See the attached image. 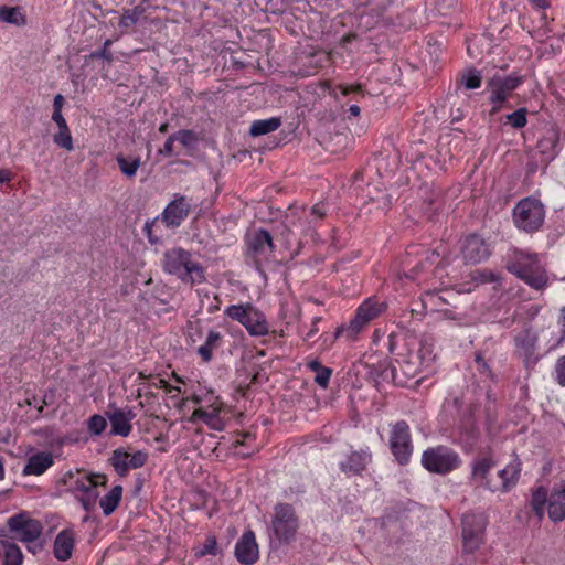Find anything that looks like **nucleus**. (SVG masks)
I'll use <instances>...</instances> for the list:
<instances>
[{
  "mask_svg": "<svg viewBox=\"0 0 565 565\" xmlns=\"http://www.w3.org/2000/svg\"><path fill=\"white\" fill-rule=\"evenodd\" d=\"M434 360V343L429 339H423L419 343H407L404 351L398 353L396 365L380 363V376L383 381L405 386L408 380L430 367Z\"/></svg>",
  "mask_w": 565,
  "mask_h": 565,
  "instance_id": "1",
  "label": "nucleus"
},
{
  "mask_svg": "<svg viewBox=\"0 0 565 565\" xmlns=\"http://www.w3.org/2000/svg\"><path fill=\"white\" fill-rule=\"evenodd\" d=\"M507 268L535 290H543L547 286V274L537 254L513 250Z\"/></svg>",
  "mask_w": 565,
  "mask_h": 565,
  "instance_id": "2",
  "label": "nucleus"
},
{
  "mask_svg": "<svg viewBox=\"0 0 565 565\" xmlns=\"http://www.w3.org/2000/svg\"><path fill=\"white\" fill-rule=\"evenodd\" d=\"M163 269L183 282L199 285L205 281L204 268L183 248H172L164 253Z\"/></svg>",
  "mask_w": 565,
  "mask_h": 565,
  "instance_id": "3",
  "label": "nucleus"
},
{
  "mask_svg": "<svg viewBox=\"0 0 565 565\" xmlns=\"http://www.w3.org/2000/svg\"><path fill=\"white\" fill-rule=\"evenodd\" d=\"M420 462L430 473L445 476L458 469L462 460L454 449L438 445L427 448L422 455Z\"/></svg>",
  "mask_w": 565,
  "mask_h": 565,
  "instance_id": "4",
  "label": "nucleus"
},
{
  "mask_svg": "<svg viewBox=\"0 0 565 565\" xmlns=\"http://www.w3.org/2000/svg\"><path fill=\"white\" fill-rule=\"evenodd\" d=\"M8 526L15 539L28 543V550L36 554L43 545L39 542L43 526L39 520L32 519L26 513H19L8 520Z\"/></svg>",
  "mask_w": 565,
  "mask_h": 565,
  "instance_id": "5",
  "label": "nucleus"
},
{
  "mask_svg": "<svg viewBox=\"0 0 565 565\" xmlns=\"http://www.w3.org/2000/svg\"><path fill=\"white\" fill-rule=\"evenodd\" d=\"M545 209L533 198L522 199L513 209V221L519 230L526 233L537 231L544 223Z\"/></svg>",
  "mask_w": 565,
  "mask_h": 565,
  "instance_id": "6",
  "label": "nucleus"
},
{
  "mask_svg": "<svg viewBox=\"0 0 565 565\" xmlns=\"http://www.w3.org/2000/svg\"><path fill=\"white\" fill-rule=\"evenodd\" d=\"M487 519L481 513H466L462 516V543L466 552L473 553L483 542Z\"/></svg>",
  "mask_w": 565,
  "mask_h": 565,
  "instance_id": "7",
  "label": "nucleus"
},
{
  "mask_svg": "<svg viewBox=\"0 0 565 565\" xmlns=\"http://www.w3.org/2000/svg\"><path fill=\"white\" fill-rule=\"evenodd\" d=\"M275 536L282 542L291 540L298 529V519L294 508L288 503H278L271 522Z\"/></svg>",
  "mask_w": 565,
  "mask_h": 565,
  "instance_id": "8",
  "label": "nucleus"
},
{
  "mask_svg": "<svg viewBox=\"0 0 565 565\" xmlns=\"http://www.w3.org/2000/svg\"><path fill=\"white\" fill-rule=\"evenodd\" d=\"M390 447L399 465H406L413 454L411 429L405 420H399L392 426Z\"/></svg>",
  "mask_w": 565,
  "mask_h": 565,
  "instance_id": "9",
  "label": "nucleus"
},
{
  "mask_svg": "<svg viewBox=\"0 0 565 565\" xmlns=\"http://www.w3.org/2000/svg\"><path fill=\"white\" fill-rule=\"evenodd\" d=\"M521 84V77L519 76H500L494 75L488 82V88L490 89V102L493 104L492 113H498L501 109V105L507 100L510 94Z\"/></svg>",
  "mask_w": 565,
  "mask_h": 565,
  "instance_id": "10",
  "label": "nucleus"
},
{
  "mask_svg": "<svg viewBox=\"0 0 565 565\" xmlns=\"http://www.w3.org/2000/svg\"><path fill=\"white\" fill-rule=\"evenodd\" d=\"M148 452L143 450H138L131 455L119 448L113 451L110 461L115 471L120 477H125L130 469H138L143 467L148 461Z\"/></svg>",
  "mask_w": 565,
  "mask_h": 565,
  "instance_id": "11",
  "label": "nucleus"
},
{
  "mask_svg": "<svg viewBox=\"0 0 565 565\" xmlns=\"http://www.w3.org/2000/svg\"><path fill=\"white\" fill-rule=\"evenodd\" d=\"M384 310V303L373 298L366 299L356 310L355 317L350 321L347 331L350 335L359 333L371 320Z\"/></svg>",
  "mask_w": 565,
  "mask_h": 565,
  "instance_id": "12",
  "label": "nucleus"
},
{
  "mask_svg": "<svg viewBox=\"0 0 565 565\" xmlns=\"http://www.w3.org/2000/svg\"><path fill=\"white\" fill-rule=\"evenodd\" d=\"M191 211L190 200L184 195L177 194L166 206L161 214V221L167 227H179L189 216Z\"/></svg>",
  "mask_w": 565,
  "mask_h": 565,
  "instance_id": "13",
  "label": "nucleus"
},
{
  "mask_svg": "<svg viewBox=\"0 0 565 565\" xmlns=\"http://www.w3.org/2000/svg\"><path fill=\"white\" fill-rule=\"evenodd\" d=\"M516 353L523 359L527 369L534 366L539 360L535 354L537 337L531 328L523 329L514 339Z\"/></svg>",
  "mask_w": 565,
  "mask_h": 565,
  "instance_id": "14",
  "label": "nucleus"
},
{
  "mask_svg": "<svg viewBox=\"0 0 565 565\" xmlns=\"http://www.w3.org/2000/svg\"><path fill=\"white\" fill-rule=\"evenodd\" d=\"M521 462L519 459H513L503 469L498 472L500 481L493 483H486L487 489L491 492H509L514 488L520 479Z\"/></svg>",
  "mask_w": 565,
  "mask_h": 565,
  "instance_id": "15",
  "label": "nucleus"
},
{
  "mask_svg": "<svg viewBox=\"0 0 565 565\" xmlns=\"http://www.w3.org/2000/svg\"><path fill=\"white\" fill-rule=\"evenodd\" d=\"M235 556L244 565H253L258 561L259 550L253 531L244 532L238 539L235 545Z\"/></svg>",
  "mask_w": 565,
  "mask_h": 565,
  "instance_id": "16",
  "label": "nucleus"
},
{
  "mask_svg": "<svg viewBox=\"0 0 565 565\" xmlns=\"http://www.w3.org/2000/svg\"><path fill=\"white\" fill-rule=\"evenodd\" d=\"M135 413L131 408H114L107 412V417L110 422V434L127 437L132 429L131 422L135 418Z\"/></svg>",
  "mask_w": 565,
  "mask_h": 565,
  "instance_id": "17",
  "label": "nucleus"
},
{
  "mask_svg": "<svg viewBox=\"0 0 565 565\" xmlns=\"http://www.w3.org/2000/svg\"><path fill=\"white\" fill-rule=\"evenodd\" d=\"M490 247L480 236L472 234L465 239L462 255L465 260L477 264L490 256Z\"/></svg>",
  "mask_w": 565,
  "mask_h": 565,
  "instance_id": "18",
  "label": "nucleus"
},
{
  "mask_svg": "<svg viewBox=\"0 0 565 565\" xmlns=\"http://www.w3.org/2000/svg\"><path fill=\"white\" fill-rule=\"evenodd\" d=\"M547 513L553 522L565 520V480L552 488L548 495Z\"/></svg>",
  "mask_w": 565,
  "mask_h": 565,
  "instance_id": "19",
  "label": "nucleus"
},
{
  "mask_svg": "<svg viewBox=\"0 0 565 565\" xmlns=\"http://www.w3.org/2000/svg\"><path fill=\"white\" fill-rule=\"evenodd\" d=\"M274 250L270 233L266 230L256 231L248 239V252L255 258H267Z\"/></svg>",
  "mask_w": 565,
  "mask_h": 565,
  "instance_id": "20",
  "label": "nucleus"
},
{
  "mask_svg": "<svg viewBox=\"0 0 565 565\" xmlns=\"http://www.w3.org/2000/svg\"><path fill=\"white\" fill-rule=\"evenodd\" d=\"M495 462L492 457H479L471 462V480L479 487L487 489L486 483H493L494 480L489 478L491 469Z\"/></svg>",
  "mask_w": 565,
  "mask_h": 565,
  "instance_id": "21",
  "label": "nucleus"
},
{
  "mask_svg": "<svg viewBox=\"0 0 565 565\" xmlns=\"http://www.w3.org/2000/svg\"><path fill=\"white\" fill-rule=\"evenodd\" d=\"M220 412L221 406L216 403L210 405L209 408L199 407L192 413L190 422L196 423L198 420H202L211 429L222 430L223 422L220 417Z\"/></svg>",
  "mask_w": 565,
  "mask_h": 565,
  "instance_id": "22",
  "label": "nucleus"
},
{
  "mask_svg": "<svg viewBox=\"0 0 565 565\" xmlns=\"http://www.w3.org/2000/svg\"><path fill=\"white\" fill-rule=\"evenodd\" d=\"M75 543V534L71 529L61 531L54 541L53 552L58 561H67L72 557Z\"/></svg>",
  "mask_w": 565,
  "mask_h": 565,
  "instance_id": "23",
  "label": "nucleus"
},
{
  "mask_svg": "<svg viewBox=\"0 0 565 565\" xmlns=\"http://www.w3.org/2000/svg\"><path fill=\"white\" fill-rule=\"evenodd\" d=\"M243 326L253 337H263L269 332V326L265 315L254 307H252L243 321Z\"/></svg>",
  "mask_w": 565,
  "mask_h": 565,
  "instance_id": "24",
  "label": "nucleus"
},
{
  "mask_svg": "<svg viewBox=\"0 0 565 565\" xmlns=\"http://www.w3.org/2000/svg\"><path fill=\"white\" fill-rule=\"evenodd\" d=\"M149 8L147 2H141L132 9H126L119 17L118 26L121 33H127L131 28L146 19V11Z\"/></svg>",
  "mask_w": 565,
  "mask_h": 565,
  "instance_id": "25",
  "label": "nucleus"
},
{
  "mask_svg": "<svg viewBox=\"0 0 565 565\" xmlns=\"http://www.w3.org/2000/svg\"><path fill=\"white\" fill-rule=\"evenodd\" d=\"M371 461V454L365 450L352 451L345 460L341 461L340 468L345 473L358 475L362 472Z\"/></svg>",
  "mask_w": 565,
  "mask_h": 565,
  "instance_id": "26",
  "label": "nucleus"
},
{
  "mask_svg": "<svg viewBox=\"0 0 565 565\" xmlns=\"http://www.w3.org/2000/svg\"><path fill=\"white\" fill-rule=\"evenodd\" d=\"M53 465V457L49 452H38L31 456L23 468V475L40 476Z\"/></svg>",
  "mask_w": 565,
  "mask_h": 565,
  "instance_id": "27",
  "label": "nucleus"
},
{
  "mask_svg": "<svg viewBox=\"0 0 565 565\" xmlns=\"http://www.w3.org/2000/svg\"><path fill=\"white\" fill-rule=\"evenodd\" d=\"M222 334L218 331L210 330L202 345L198 348V354L204 362H210L213 358V351L220 348Z\"/></svg>",
  "mask_w": 565,
  "mask_h": 565,
  "instance_id": "28",
  "label": "nucleus"
},
{
  "mask_svg": "<svg viewBox=\"0 0 565 565\" xmlns=\"http://www.w3.org/2000/svg\"><path fill=\"white\" fill-rule=\"evenodd\" d=\"M116 161L120 172L128 179L136 177L137 171L141 164V159L139 156H125L122 153L116 156Z\"/></svg>",
  "mask_w": 565,
  "mask_h": 565,
  "instance_id": "29",
  "label": "nucleus"
},
{
  "mask_svg": "<svg viewBox=\"0 0 565 565\" xmlns=\"http://www.w3.org/2000/svg\"><path fill=\"white\" fill-rule=\"evenodd\" d=\"M281 125L279 117L255 120L252 122L249 134L253 137H259L276 131Z\"/></svg>",
  "mask_w": 565,
  "mask_h": 565,
  "instance_id": "30",
  "label": "nucleus"
},
{
  "mask_svg": "<svg viewBox=\"0 0 565 565\" xmlns=\"http://www.w3.org/2000/svg\"><path fill=\"white\" fill-rule=\"evenodd\" d=\"M0 20L17 26H23L26 23V17L21 7H0Z\"/></svg>",
  "mask_w": 565,
  "mask_h": 565,
  "instance_id": "31",
  "label": "nucleus"
},
{
  "mask_svg": "<svg viewBox=\"0 0 565 565\" xmlns=\"http://www.w3.org/2000/svg\"><path fill=\"white\" fill-rule=\"evenodd\" d=\"M93 484H106V477L103 475H96V476H82L74 480L72 484V492L74 493L75 498L78 495V493L85 492L87 489H89Z\"/></svg>",
  "mask_w": 565,
  "mask_h": 565,
  "instance_id": "32",
  "label": "nucleus"
},
{
  "mask_svg": "<svg viewBox=\"0 0 565 565\" xmlns=\"http://www.w3.org/2000/svg\"><path fill=\"white\" fill-rule=\"evenodd\" d=\"M122 495V487L115 486L105 497L99 501V505L105 515H110L118 507Z\"/></svg>",
  "mask_w": 565,
  "mask_h": 565,
  "instance_id": "33",
  "label": "nucleus"
},
{
  "mask_svg": "<svg viewBox=\"0 0 565 565\" xmlns=\"http://www.w3.org/2000/svg\"><path fill=\"white\" fill-rule=\"evenodd\" d=\"M307 367L316 373L315 382L319 386L326 388L329 384L332 370L327 366H323L318 360H310L307 363Z\"/></svg>",
  "mask_w": 565,
  "mask_h": 565,
  "instance_id": "34",
  "label": "nucleus"
},
{
  "mask_svg": "<svg viewBox=\"0 0 565 565\" xmlns=\"http://www.w3.org/2000/svg\"><path fill=\"white\" fill-rule=\"evenodd\" d=\"M546 503L548 504V497L545 489L537 488L533 491L530 504L540 520L544 516Z\"/></svg>",
  "mask_w": 565,
  "mask_h": 565,
  "instance_id": "35",
  "label": "nucleus"
},
{
  "mask_svg": "<svg viewBox=\"0 0 565 565\" xmlns=\"http://www.w3.org/2000/svg\"><path fill=\"white\" fill-rule=\"evenodd\" d=\"M99 484H93L89 489H87L83 493H78L76 497V500L82 504L83 509L87 512H90L94 510L97 499L99 497V491L97 490V487Z\"/></svg>",
  "mask_w": 565,
  "mask_h": 565,
  "instance_id": "36",
  "label": "nucleus"
},
{
  "mask_svg": "<svg viewBox=\"0 0 565 565\" xmlns=\"http://www.w3.org/2000/svg\"><path fill=\"white\" fill-rule=\"evenodd\" d=\"M175 141L179 142V145L188 150L189 152L194 150L196 147V143L199 141V138L196 134L189 129H182L178 132L173 134Z\"/></svg>",
  "mask_w": 565,
  "mask_h": 565,
  "instance_id": "37",
  "label": "nucleus"
},
{
  "mask_svg": "<svg viewBox=\"0 0 565 565\" xmlns=\"http://www.w3.org/2000/svg\"><path fill=\"white\" fill-rule=\"evenodd\" d=\"M53 142L62 149L72 151L74 149L73 138L68 125L58 128V131L53 135Z\"/></svg>",
  "mask_w": 565,
  "mask_h": 565,
  "instance_id": "38",
  "label": "nucleus"
},
{
  "mask_svg": "<svg viewBox=\"0 0 565 565\" xmlns=\"http://www.w3.org/2000/svg\"><path fill=\"white\" fill-rule=\"evenodd\" d=\"M440 257V253L435 249V250H425V257L420 260H418L417 264H415L411 269H409V276L411 278H415L419 271H422L424 269V267L429 264L430 266L435 263V260L437 258Z\"/></svg>",
  "mask_w": 565,
  "mask_h": 565,
  "instance_id": "39",
  "label": "nucleus"
},
{
  "mask_svg": "<svg viewBox=\"0 0 565 565\" xmlns=\"http://www.w3.org/2000/svg\"><path fill=\"white\" fill-rule=\"evenodd\" d=\"M252 305L250 303H246V305H232L230 307H227L224 311V313L235 320V321H238L239 323L243 324V321L245 320L246 316L248 315L249 310L252 309Z\"/></svg>",
  "mask_w": 565,
  "mask_h": 565,
  "instance_id": "40",
  "label": "nucleus"
},
{
  "mask_svg": "<svg viewBox=\"0 0 565 565\" xmlns=\"http://www.w3.org/2000/svg\"><path fill=\"white\" fill-rule=\"evenodd\" d=\"M424 308L428 311H440V306L445 302L436 291H427L422 297Z\"/></svg>",
  "mask_w": 565,
  "mask_h": 565,
  "instance_id": "41",
  "label": "nucleus"
},
{
  "mask_svg": "<svg viewBox=\"0 0 565 565\" xmlns=\"http://www.w3.org/2000/svg\"><path fill=\"white\" fill-rule=\"evenodd\" d=\"M461 84L467 89H476L481 85V74L479 71L471 68L465 72L461 76Z\"/></svg>",
  "mask_w": 565,
  "mask_h": 565,
  "instance_id": "42",
  "label": "nucleus"
},
{
  "mask_svg": "<svg viewBox=\"0 0 565 565\" xmlns=\"http://www.w3.org/2000/svg\"><path fill=\"white\" fill-rule=\"evenodd\" d=\"M23 559L22 552L15 544H9L4 552V565H21Z\"/></svg>",
  "mask_w": 565,
  "mask_h": 565,
  "instance_id": "43",
  "label": "nucleus"
},
{
  "mask_svg": "<svg viewBox=\"0 0 565 565\" xmlns=\"http://www.w3.org/2000/svg\"><path fill=\"white\" fill-rule=\"evenodd\" d=\"M327 215V206L323 202L316 203L309 209L310 220L308 221L307 230H310L311 225L322 220Z\"/></svg>",
  "mask_w": 565,
  "mask_h": 565,
  "instance_id": "44",
  "label": "nucleus"
},
{
  "mask_svg": "<svg viewBox=\"0 0 565 565\" xmlns=\"http://www.w3.org/2000/svg\"><path fill=\"white\" fill-rule=\"evenodd\" d=\"M217 554V542L214 536H209L202 546L198 547L195 551L196 557H202L205 555H216Z\"/></svg>",
  "mask_w": 565,
  "mask_h": 565,
  "instance_id": "45",
  "label": "nucleus"
},
{
  "mask_svg": "<svg viewBox=\"0 0 565 565\" xmlns=\"http://www.w3.org/2000/svg\"><path fill=\"white\" fill-rule=\"evenodd\" d=\"M526 113L527 110L525 108H520L516 111L507 115V120L513 128H523L527 122Z\"/></svg>",
  "mask_w": 565,
  "mask_h": 565,
  "instance_id": "46",
  "label": "nucleus"
},
{
  "mask_svg": "<svg viewBox=\"0 0 565 565\" xmlns=\"http://www.w3.org/2000/svg\"><path fill=\"white\" fill-rule=\"evenodd\" d=\"M107 426L106 419L100 415H93L88 420V429L93 435H100Z\"/></svg>",
  "mask_w": 565,
  "mask_h": 565,
  "instance_id": "47",
  "label": "nucleus"
},
{
  "mask_svg": "<svg viewBox=\"0 0 565 565\" xmlns=\"http://www.w3.org/2000/svg\"><path fill=\"white\" fill-rule=\"evenodd\" d=\"M175 138L171 135L164 142L163 147L159 149L158 153L163 157L179 156L180 152L175 149Z\"/></svg>",
  "mask_w": 565,
  "mask_h": 565,
  "instance_id": "48",
  "label": "nucleus"
},
{
  "mask_svg": "<svg viewBox=\"0 0 565 565\" xmlns=\"http://www.w3.org/2000/svg\"><path fill=\"white\" fill-rule=\"evenodd\" d=\"M475 364H476V369L481 374H483L490 379L493 377V374L491 372V369H490L488 362L483 359V356L480 353L476 354Z\"/></svg>",
  "mask_w": 565,
  "mask_h": 565,
  "instance_id": "49",
  "label": "nucleus"
},
{
  "mask_svg": "<svg viewBox=\"0 0 565 565\" xmlns=\"http://www.w3.org/2000/svg\"><path fill=\"white\" fill-rule=\"evenodd\" d=\"M556 381L565 386V355L559 358L555 365Z\"/></svg>",
  "mask_w": 565,
  "mask_h": 565,
  "instance_id": "50",
  "label": "nucleus"
},
{
  "mask_svg": "<svg viewBox=\"0 0 565 565\" xmlns=\"http://www.w3.org/2000/svg\"><path fill=\"white\" fill-rule=\"evenodd\" d=\"M472 279L477 282H489L495 280V275L492 271L478 270L472 274Z\"/></svg>",
  "mask_w": 565,
  "mask_h": 565,
  "instance_id": "51",
  "label": "nucleus"
},
{
  "mask_svg": "<svg viewBox=\"0 0 565 565\" xmlns=\"http://www.w3.org/2000/svg\"><path fill=\"white\" fill-rule=\"evenodd\" d=\"M111 44V41L110 40H107L105 43H104V47L102 49L100 52H95L93 53V57H103L105 60H108L110 61L111 60V53L110 51L108 50V47L110 46Z\"/></svg>",
  "mask_w": 565,
  "mask_h": 565,
  "instance_id": "52",
  "label": "nucleus"
},
{
  "mask_svg": "<svg viewBox=\"0 0 565 565\" xmlns=\"http://www.w3.org/2000/svg\"><path fill=\"white\" fill-rule=\"evenodd\" d=\"M52 120L56 124L57 128H63V126L67 125L66 119L60 110H53Z\"/></svg>",
  "mask_w": 565,
  "mask_h": 565,
  "instance_id": "53",
  "label": "nucleus"
},
{
  "mask_svg": "<svg viewBox=\"0 0 565 565\" xmlns=\"http://www.w3.org/2000/svg\"><path fill=\"white\" fill-rule=\"evenodd\" d=\"M342 95H348L351 92H361V85H340L339 86Z\"/></svg>",
  "mask_w": 565,
  "mask_h": 565,
  "instance_id": "54",
  "label": "nucleus"
},
{
  "mask_svg": "<svg viewBox=\"0 0 565 565\" xmlns=\"http://www.w3.org/2000/svg\"><path fill=\"white\" fill-rule=\"evenodd\" d=\"M64 103H65V99L63 97V95L61 94H57L55 97H54V100H53V110H60L62 111V108L64 106Z\"/></svg>",
  "mask_w": 565,
  "mask_h": 565,
  "instance_id": "55",
  "label": "nucleus"
},
{
  "mask_svg": "<svg viewBox=\"0 0 565 565\" xmlns=\"http://www.w3.org/2000/svg\"><path fill=\"white\" fill-rule=\"evenodd\" d=\"M533 6L540 9H545L550 6L548 0H529Z\"/></svg>",
  "mask_w": 565,
  "mask_h": 565,
  "instance_id": "56",
  "label": "nucleus"
},
{
  "mask_svg": "<svg viewBox=\"0 0 565 565\" xmlns=\"http://www.w3.org/2000/svg\"><path fill=\"white\" fill-rule=\"evenodd\" d=\"M561 328H562V338L565 339V307L561 311Z\"/></svg>",
  "mask_w": 565,
  "mask_h": 565,
  "instance_id": "57",
  "label": "nucleus"
},
{
  "mask_svg": "<svg viewBox=\"0 0 565 565\" xmlns=\"http://www.w3.org/2000/svg\"><path fill=\"white\" fill-rule=\"evenodd\" d=\"M10 172L9 171H6V170H0V184L1 183H4L7 181H10L11 177H10Z\"/></svg>",
  "mask_w": 565,
  "mask_h": 565,
  "instance_id": "58",
  "label": "nucleus"
},
{
  "mask_svg": "<svg viewBox=\"0 0 565 565\" xmlns=\"http://www.w3.org/2000/svg\"><path fill=\"white\" fill-rule=\"evenodd\" d=\"M360 107L358 105H351L349 107V113L352 115V116H359L360 115Z\"/></svg>",
  "mask_w": 565,
  "mask_h": 565,
  "instance_id": "59",
  "label": "nucleus"
},
{
  "mask_svg": "<svg viewBox=\"0 0 565 565\" xmlns=\"http://www.w3.org/2000/svg\"><path fill=\"white\" fill-rule=\"evenodd\" d=\"M156 387L164 388L167 390L169 386V383L166 380L159 379L157 383L153 384Z\"/></svg>",
  "mask_w": 565,
  "mask_h": 565,
  "instance_id": "60",
  "label": "nucleus"
},
{
  "mask_svg": "<svg viewBox=\"0 0 565 565\" xmlns=\"http://www.w3.org/2000/svg\"><path fill=\"white\" fill-rule=\"evenodd\" d=\"M166 391L169 392V393H173V392L180 393L181 392L180 387L172 386L171 384H169V386H168V388Z\"/></svg>",
  "mask_w": 565,
  "mask_h": 565,
  "instance_id": "61",
  "label": "nucleus"
},
{
  "mask_svg": "<svg viewBox=\"0 0 565 565\" xmlns=\"http://www.w3.org/2000/svg\"><path fill=\"white\" fill-rule=\"evenodd\" d=\"M4 478V466H3V459L0 457V480Z\"/></svg>",
  "mask_w": 565,
  "mask_h": 565,
  "instance_id": "62",
  "label": "nucleus"
},
{
  "mask_svg": "<svg viewBox=\"0 0 565 565\" xmlns=\"http://www.w3.org/2000/svg\"><path fill=\"white\" fill-rule=\"evenodd\" d=\"M168 127H169V125H168L167 122L161 124V125H160V127H159V131H160L161 134H164V132H167V131H168Z\"/></svg>",
  "mask_w": 565,
  "mask_h": 565,
  "instance_id": "63",
  "label": "nucleus"
},
{
  "mask_svg": "<svg viewBox=\"0 0 565 565\" xmlns=\"http://www.w3.org/2000/svg\"><path fill=\"white\" fill-rule=\"evenodd\" d=\"M191 401H192L193 403H195V404H200V403H201V397H200V396H198V395H193V396H192V398H191Z\"/></svg>",
  "mask_w": 565,
  "mask_h": 565,
  "instance_id": "64",
  "label": "nucleus"
}]
</instances>
